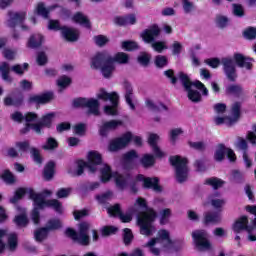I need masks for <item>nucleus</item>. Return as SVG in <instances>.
I'll return each instance as SVG.
<instances>
[{
	"label": "nucleus",
	"mask_w": 256,
	"mask_h": 256,
	"mask_svg": "<svg viewBox=\"0 0 256 256\" xmlns=\"http://www.w3.org/2000/svg\"><path fill=\"white\" fill-rule=\"evenodd\" d=\"M99 106V100L95 98L78 97L74 98L72 101V107H74V109H88V114L94 115L95 117L101 115Z\"/></svg>",
	"instance_id": "20e7f679"
},
{
	"label": "nucleus",
	"mask_w": 256,
	"mask_h": 256,
	"mask_svg": "<svg viewBox=\"0 0 256 256\" xmlns=\"http://www.w3.org/2000/svg\"><path fill=\"white\" fill-rule=\"evenodd\" d=\"M243 35L245 39H248L249 41H253V39H256V28L255 27H248L244 32Z\"/></svg>",
	"instance_id": "69168bd1"
},
{
	"label": "nucleus",
	"mask_w": 256,
	"mask_h": 256,
	"mask_svg": "<svg viewBox=\"0 0 256 256\" xmlns=\"http://www.w3.org/2000/svg\"><path fill=\"white\" fill-rule=\"evenodd\" d=\"M25 195H27V188L20 187L16 189V191L14 192V197H11L9 199V202L12 205H17V203H19V201H21V199H23Z\"/></svg>",
	"instance_id": "a19ab883"
},
{
	"label": "nucleus",
	"mask_w": 256,
	"mask_h": 256,
	"mask_svg": "<svg viewBox=\"0 0 256 256\" xmlns=\"http://www.w3.org/2000/svg\"><path fill=\"white\" fill-rule=\"evenodd\" d=\"M136 181L143 183V189H151L154 193H163V186L159 185V177H145L143 174H138Z\"/></svg>",
	"instance_id": "423d86ee"
},
{
	"label": "nucleus",
	"mask_w": 256,
	"mask_h": 256,
	"mask_svg": "<svg viewBox=\"0 0 256 256\" xmlns=\"http://www.w3.org/2000/svg\"><path fill=\"white\" fill-rule=\"evenodd\" d=\"M207 163L206 159H197L194 162V167L198 173H205L207 171V166L205 165Z\"/></svg>",
	"instance_id": "bf43d9fd"
},
{
	"label": "nucleus",
	"mask_w": 256,
	"mask_h": 256,
	"mask_svg": "<svg viewBox=\"0 0 256 256\" xmlns=\"http://www.w3.org/2000/svg\"><path fill=\"white\" fill-rule=\"evenodd\" d=\"M53 119H55L54 112L43 115L40 121L33 125L35 133L37 135H43V129H51L53 127Z\"/></svg>",
	"instance_id": "1a4fd4ad"
},
{
	"label": "nucleus",
	"mask_w": 256,
	"mask_h": 256,
	"mask_svg": "<svg viewBox=\"0 0 256 256\" xmlns=\"http://www.w3.org/2000/svg\"><path fill=\"white\" fill-rule=\"evenodd\" d=\"M121 47L124 51L131 52V51H137V49H139V44H137V42L133 40H125V41H122Z\"/></svg>",
	"instance_id": "3c124183"
},
{
	"label": "nucleus",
	"mask_w": 256,
	"mask_h": 256,
	"mask_svg": "<svg viewBox=\"0 0 256 256\" xmlns=\"http://www.w3.org/2000/svg\"><path fill=\"white\" fill-rule=\"evenodd\" d=\"M226 95H234V97H242L243 86L239 84H230L225 88Z\"/></svg>",
	"instance_id": "c85d7f7f"
},
{
	"label": "nucleus",
	"mask_w": 256,
	"mask_h": 256,
	"mask_svg": "<svg viewBox=\"0 0 256 256\" xmlns=\"http://www.w3.org/2000/svg\"><path fill=\"white\" fill-rule=\"evenodd\" d=\"M221 63L228 81H230V83H235V81H237V68L235 67V61L231 58H222Z\"/></svg>",
	"instance_id": "6e6552de"
},
{
	"label": "nucleus",
	"mask_w": 256,
	"mask_h": 256,
	"mask_svg": "<svg viewBox=\"0 0 256 256\" xmlns=\"http://www.w3.org/2000/svg\"><path fill=\"white\" fill-rule=\"evenodd\" d=\"M154 65L157 69H164L169 65V58L165 55H156L154 58Z\"/></svg>",
	"instance_id": "49530a36"
},
{
	"label": "nucleus",
	"mask_w": 256,
	"mask_h": 256,
	"mask_svg": "<svg viewBox=\"0 0 256 256\" xmlns=\"http://www.w3.org/2000/svg\"><path fill=\"white\" fill-rule=\"evenodd\" d=\"M130 141H133V133L126 132L121 137L110 140L108 144V151H110L111 153H117V151L125 149V147L129 145Z\"/></svg>",
	"instance_id": "39448f33"
},
{
	"label": "nucleus",
	"mask_w": 256,
	"mask_h": 256,
	"mask_svg": "<svg viewBox=\"0 0 256 256\" xmlns=\"http://www.w3.org/2000/svg\"><path fill=\"white\" fill-rule=\"evenodd\" d=\"M233 14L235 17H245V9H243V5L241 4H232Z\"/></svg>",
	"instance_id": "774afa93"
},
{
	"label": "nucleus",
	"mask_w": 256,
	"mask_h": 256,
	"mask_svg": "<svg viewBox=\"0 0 256 256\" xmlns=\"http://www.w3.org/2000/svg\"><path fill=\"white\" fill-rule=\"evenodd\" d=\"M155 156L153 154H144L140 159V163L144 169H149L155 165Z\"/></svg>",
	"instance_id": "37998d69"
},
{
	"label": "nucleus",
	"mask_w": 256,
	"mask_h": 256,
	"mask_svg": "<svg viewBox=\"0 0 256 256\" xmlns=\"http://www.w3.org/2000/svg\"><path fill=\"white\" fill-rule=\"evenodd\" d=\"M192 238L196 247L201 251H209L211 249V242L207 239V231L196 230L192 232Z\"/></svg>",
	"instance_id": "0eeeda50"
},
{
	"label": "nucleus",
	"mask_w": 256,
	"mask_h": 256,
	"mask_svg": "<svg viewBox=\"0 0 256 256\" xmlns=\"http://www.w3.org/2000/svg\"><path fill=\"white\" fill-rule=\"evenodd\" d=\"M73 22L82 25L86 29H91V21L82 12H76L73 16Z\"/></svg>",
	"instance_id": "c756f323"
},
{
	"label": "nucleus",
	"mask_w": 256,
	"mask_h": 256,
	"mask_svg": "<svg viewBox=\"0 0 256 256\" xmlns=\"http://www.w3.org/2000/svg\"><path fill=\"white\" fill-rule=\"evenodd\" d=\"M100 70L104 79H111L113 71H115V64L113 63V60H110V62L103 65Z\"/></svg>",
	"instance_id": "4c0bfd02"
},
{
	"label": "nucleus",
	"mask_w": 256,
	"mask_h": 256,
	"mask_svg": "<svg viewBox=\"0 0 256 256\" xmlns=\"http://www.w3.org/2000/svg\"><path fill=\"white\" fill-rule=\"evenodd\" d=\"M182 85L185 91H187V97L189 101H191L192 103H201V101L203 100L201 93L197 90L191 89V83L185 76L182 77Z\"/></svg>",
	"instance_id": "ddd939ff"
},
{
	"label": "nucleus",
	"mask_w": 256,
	"mask_h": 256,
	"mask_svg": "<svg viewBox=\"0 0 256 256\" xmlns=\"http://www.w3.org/2000/svg\"><path fill=\"white\" fill-rule=\"evenodd\" d=\"M61 35L65 41H68L69 43H75L76 41H79L81 33L78 29L62 26Z\"/></svg>",
	"instance_id": "6ab92c4d"
},
{
	"label": "nucleus",
	"mask_w": 256,
	"mask_h": 256,
	"mask_svg": "<svg viewBox=\"0 0 256 256\" xmlns=\"http://www.w3.org/2000/svg\"><path fill=\"white\" fill-rule=\"evenodd\" d=\"M58 147L59 142H57L55 138L49 137L47 138L45 145L42 146V149H44V151H55Z\"/></svg>",
	"instance_id": "8fccbe9b"
},
{
	"label": "nucleus",
	"mask_w": 256,
	"mask_h": 256,
	"mask_svg": "<svg viewBox=\"0 0 256 256\" xmlns=\"http://www.w3.org/2000/svg\"><path fill=\"white\" fill-rule=\"evenodd\" d=\"M178 77L181 83H183V77H186L188 82L191 84V88L196 87V89H198L199 91H201L205 86V84H203V82L199 80L192 82L191 78H189V75H187L185 72H179Z\"/></svg>",
	"instance_id": "c03bdc74"
},
{
	"label": "nucleus",
	"mask_w": 256,
	"mask_h": 256,
	"mask_svg": "<svg viewBox=\"0 0 256 256\" xmlns=\"http://www.w3.org/2000/svg\"><path fill=\"white\" fill-rule=\"evenodd\" d=\"M13 223L18 229H25L29 226V217L25 213L18 214L13 218Z\"/></svg>",
	"instance_id": "7c9ffc66"
},
{
	"label": "nucleus",
	"mask_w": 256,
	"mask_h": 256,
	"mask_svg": "<svg viewBox=\"0 0 256 256\" xmlns=\"http://www.w3.org/2000/svg\"><path fill=\"white\" fill-rule=\"evenodd\" d=\"M45 228L47 231H59L63 229V222L59 218H51L47 221Z\"/></svg>",
	"instance_id": "c9c22d12"
},
{
	"label": "nucleus",
	"mask_w": 256,
	"mask_h": 256,
	"mask_svg": "<svg viewBox=\"0 0 256 256\" xmlns=\"http://www.w3.org/2000/svg\"><path fill=\"white\" fill-rule=\"evenodd\" d=\"M77 169L74 173L71 170H68V173L72 175V177H81L83 173H85V169L89 171V164L85 162V160H77L76 161Z\"/></svg>",
	"instance_id": "72a5a7b5"
},
{
	"label": "nucleus",
	"mask_w": 256,
	"mask_h": 256,
	"mask_svg": "<svg viewBox=\"0 0 256 256\" xmlns=\"http://www.w3.org/2000/svg\"><path fill=\"white\" fill-rule=\"evenodd\" d=\"M221 223L220 212H206L204 213L203 224L204 225H217Z\"/></svg>",
	"instance_id": "4be33fe9"
},
{
	"label": "nucleus",
	"mask_w": 256,
	"mask_h": 256,
	"mask_svg": "<svg viewBox=\"0 0 256 256\" xmlns=\"http://www.w3.org/2000/svg\"><path fill=\"white\" fill-rule=\"evenodd\" d=\"M49 237V232L46 227L38 228L34 231V239L37 243H43Z\"/></svg>",
	"instance_id": "ea45409f"
},
{
	"label": "nucleus",
	"mask_w": 256,
	"mask_h": 256,
	"mask_svg": "<svg viewBox=\"0 0 256 256\" xmlns=\"http://www.w3.org/2000/svg\"><path fill=\"white\" fill-rule=\"evenodd\" d=\"M0 72L2 74V79L4 81H8L11 83L13 79L9 76L10 68H9V63L3 62L2 65L0 66Z\"/></svg>",
	"instance_id": "603ef678"
},
{
	"label": "nucleus",
	"mask_w": 256,
	"mask_h": 256,
	"mask_svg": "<svg viewBox=\"0 0 256 256\" xmlns=\"http://www.w3.org/2000/svg\"><path fill=\"white\" fill-rule=\"evenodd\" d=\"M100 185L99 182H85L81 185V189L83 191H95V189H99Z\"/></svg>",
	"instance_id": "052dcab7"
},
{
	"label": "nucleus",
	"mask_w": 256,
	"mask_h": 256,
	"mask_svg": "<svg viewBox=\"0 0 256 256\" xmlns=\"http://www.w3.org/2000/svg\"><path fill=\"white\" fill-rule=\"evenodd\" d=\"M30 153L36 165H43V156H41V152L39 151V149L32 147L30 148Z\"/></svg>",
	"instance_id": "5fc2aeb1"
},
{
	"label": "nucleus",
	"mask_w": 256,
	"mask_h": 256,
	"mask_svg": "<svg viewBox=\"0 0 256 256\" xmlns=\"http://www.w3.org/2000/svg\"><path fill=\"white\" fill-rule=\"evenodd\" d=\"M53 9H57V5H52L49 8L45 7V3L39 2L36 7V13L43 19H49V13L53 11Z\"/></svg>",
	"instance_id": "a878e982"
},
{
	"label": "nucleus",
	"mask_w": 256,
	"mask_h": 256,
	"mask_svg": "<svg viewBox=\"0 0 256 256\" xmlns=\"http://www.w3.org/2000/svg\"><path fill=\"white\" fill-rule=\"evenodd\" d=\"M233 59L237 67H240V69H247V71H251V69H253V59L241 53H235Z\"/></svg>",
	"instance_id": "f3484780"
},
{
	"label": "nucleus",
	"mask_w": 256,
	"mask_h": 256,
	"mask_svg": "<svg viewBox=\"0 0 256 256\" xmlns=\"http://www.w3.org/2000/svg\"><path fill=\"white\" fill-rule=\"evenodd\" d=\"M97 98L101 99L102 101H110V103L116 104L117 99H119V94H117V92L109 93L105 91V89L101 88Z\"/></svg>",
	"instance_id": "bb28decb"
},
{
	"label": "nucleus",
	"mask_w": 256,
	"mask_h": 256,
	"mask_svg": "<svg viewBox=\"0 0 256 256\" xmlns=\"http://www.w3.org/2000/svg\"><path fill=\"white\" fill-rule=\"evenodd\" d=\"M157 239H160L162 241H166L167 243L164 245L167 249H171L173 247V240H171V237L169 236V232L167 230H160L158 232V237Z\"/></svg>",
	"instance_id": "a18cd8bd"
},
{
	"label": "nucleus",
	"mask_w": 256,
	"mask_h": 256,
	"mask_svg": "<svg viewBox=\"0 0 256 256\" xmlns=\"http://www.w3.org/2000/svg\"><path fill=\"white\" fill-rule=\"evenodd\" d=\"M123 235V242L125 245H131V241H133V231L129 228H125Z\"/></svg>",
	"instance_id": "338daca9"
},
{
	"label": "nucleus",
	"mask_w": 256,
	"mask_h": 256,
	"mask_svg": "<svg viewBox=\"0 0 256 256\" xmlns=\"http://www.w3.org/2000/svg\"><path fill=\"white\" fill-rule=\"evenodd\" d=\"M0 179L6 183V185H15L17 183V177L14 176L11 170L6 169L0 174Z\"/></svg>",
	"instance_id": "58836bf2"
},
{
	"label": "nucleus",
	"mask_w": 256,
	"mask_h": 256,
	"mask_svg": "<svg viewBox=\"0 0 256 256\" xmlns=\"http://www.w3.org/2000/svg\"><path fill=\"white\" fill-rule=\"evenodd\" d=\"M131 179V174H126V175H123V174H119V173H116L114 175V181L116 183V186L119 188V189H125L127 187V183L128 181Z\"/></svg>",
	"instance_id": "2f4dec72"
},
{
	"label": "nucleus",
	"mask_w": 256,
	"mask_h": 256,
	"mask_svg": "<svg viewBox=\"0 0 256 256\" xmlns=\"http://www.w3.org/2000/svg\"><path fill=\"white\" fill-rule=\"evenodd\" d=\"M155 219H157V212L153 208L138 213L137 223L140 227V234L145 237H151L155 233Z\"/></svg>",
	"instance_id": "f257e3e1"
},
{
	"label": "nucleus",
	"mask_w": 256,
	"mask_h": 256,
	"mask_svg": "<svg viewBox=\"0 0 256 256\" xmlns=\"http://www.w3.org/2000/svg\"><path fill=\"white\" fill-rule=\"evenodd\" d=\"M100 173L102 183H109V181H111V177H113L111 166L105 165V167L101 169Z\"/></svg>",
	"instance_id": "09e8293b"
},
{
	"label": "nucleus",
	"mask_w": 256,
	"mask_h": 256,
	"mask_svg": "<svg viewBox=\"0 0 256 256\" xmlns=\"http://www.w3.org/2000/svg\"><path fill=\"white\" fill-rule=\"evenodd\" d=\"M55 161L50 160L46 163L43 170V179L44 181H53V178L55 177Z\"/></svg>",
	"instance_id": "412c9836"
},
{
	"label": "nucleus",
	"mask_w": 256,
	"mask_h": 256,
	"mask_svg": "<svg viewBox=\"0 0 256 256\" xmlns=\"http://www.w3.org/2000/svg\"><path fill=\"white\" fill-rule=\"evenodd\" d=\"M112 105H106L104 107V113L106 115H112L115 116L118 114L117 111V107H119V99H116V103L115 102H111Z\"/></svg>",
	"instance_id": "864d4df0"
},
{
	"label": "nucleus",
	"mask_w": 256,
	"mask_h": 256,
	"mask_svg": "<svg viewBox=\"0 0 256 256\" xmlns=\"http://www.w3.org/2000/svg\"><path fill=\"white\" fill-rule=\"evenodd\" d=\"M111 54L107 51L97 52L91 59V68L100 69L106 63H111Z\"/></svg>",
	"instance_id": "9b49d317"
},
{
	"label": "nucleus",
	"mask_w": 256,
	"mask_h": 256,
	"mask_svg": "<svg viewBox=\"0 0 256 256\" xmlns=\"http://www.w3.org/2000/svg\"><path fill=\"white\" fill-rule=\"evenodd\" d=\"M46 207L53 209L58 215H63V203L57 199H49L46 202Z\"/></svg>",
	"instance_id": "e433bc0d"
},
{
	"label": "nucleus",
	"mask_w": 256,
	"mask_h": 256,
	"mask_svg": "<svg viewBox=\"0 0 256 256\" xmlns=\"http://www.w3.org/2000/svg\"><path fill=\"white\" fill-rule=\"evenodd\" d=\"M112 63H119V65H127L129 63V54L125 52H118L115 56H111Z\"/></svg>",
	"instance_id": "79ce46f5"
},
{
	"label": "nucleus",
	"mask_w": 256,
	"mask_h": 256,
	"mask_svg": "<svg viewBox=\"0 0 256 256\" xmlns=\"http://www.w3.org/2000/svg\"><path fill=\"white\" fill-rule=\"evenodd\" d=\"M28 193L29 199L34 203V209L43 210L47 207V200H45V196H43V194L35 192L32 188L28 190Z\"/></svg>",
	"instance_id": "dca6fc26"
},
{
	"label": "nucleus",
	"mask_w": 256,
	"mask_h": 256,
	"mask_svg": "<svg viewBox=\"0 0 256 256\" xmlns=\"http://www.w3.org/2000/svg\"><path fill=\"white\" fill-rule=\"evenodd\" d=\"M89 229H91V225L87 222H82L79 224L78 232L73 228H66L64 233L66 237L73 241V243H78V245H82V247H87L91 243Z\"/></svg>",
	"instance_id": "f03ea898"
},
{
	"label": "nucleus",
	"mask_w": 256,
	"mask_h": 256,
	"mask_svg": "<svg viewBox=\"0 0 256 256\" xmlns=\"http://www.w3.org/2000/svg\"><path fill=\"white\" fill-rule=\"evenodd\" d=\"M4 105L5 107H23L25 105V95L21 91L12 93V97L4 98Z\"/></svg>",
	"instance_id": "f8f14e48"
},
{
	"label": "nucleus",
	"mask_w": 256,
	"mask_h": 256,
	"mask_svg": "<svg viewBox=\"0 0 256 256\" xmlns=\"http://www.w3.org/2000/svg\"><path fill=\"white\" fill-rule=\"evenodd\" d=\"M226 154H227V147H225V144H219L218 148L214 153L215 161H218V162L223 161V159H225Z\"/></svg>",
	"instance_id": "de8ad7c7"
},
{
	"label": "nucleus",
	"mask_w": 256,
	"mask_h": 256,
	"mask_svg": "<svg viewBox=\"0 0 256 256\" xmlns=\"http://www.w3.org/2000/svg\"><path fill=\"white\" fill-rule=\"evenodd\" d=\"M247 225H249V218L247 216H241L235 221L232 229L234 233L239 234L241 231H245Z\"/></svg>",
	"instance_id": "cd10ccee"
},
{
	"label": "nucleus",
	"mask_w": 256,
	"mask_h": 256,
	"mask_svg": "<svg viewBox=\"0 0 256 256\" xmlns=\"http://www.w3.org/2000/svg\"><path fill=\"white\" fill-rule=\"evenodd\" d=\"M151 47L154 51H156V53H162L163 51L169 49L167 42L165 41H154L151 44Z\"/></svg>",
	"instance_id": "6e6d98bb"
},
{
	"label": "nucleus",
	"mask_w": 256,
	"mask_h": 256,
	"mask_svg": "<svg viewBox=\"0 0 256 256\" xmlns=\"http://www.w3.org/2000/svg\"><path fill=\"white\" fill-rule=\"evenodd\" d=\"M8 17H10V19L7 21V25L11 28V29H15V27H17V25L23 23V21H25V17H27V12H13V11H9L8 12Z\"/></svg>",
	"instance_id": "aec40b11"
},
{
	"label": "nucleus",
	"mask_w": 256,
	"mask_h": 256,
	"mask_svg": "<svg viewBox=\"0 0 256 256\" xmlns=\"http://www.w3.org/2000/svg\"><path fill=\"white\" fill-rule=\"evenodd\" d=\"M232 117L228 118L229 123H236L241 119V102H234L231 107Z\"/></svg>",
	"instance_id": "473e14b6"
},
{
	"label": "nucleus",
	"mask_w": 256,
	"mask_h": 256,
	"mask_svg": "<svg viewBox=\"0 0 256 256\" xmlns=\"http://www.w3.org/2000/svg\"><path fill=\"white\" fill-rule=\"evenodd\" d=\"M86 163L89 166V173H97V165L103 163V156L97 151H90Z\"/></svg>",
	"instance_id": "4468645a"
},
{
	"label": "nucleus",
	"mask_w": 256,
	"mask_h": 256,
	"mask_svg": "<svg viewBox=\"0 0 256 256\" xmlns=\"http://www.w3.org/2000/svg\"><path fill=\"white\" fill-rule=\"evenodd\" d=\"M204 185H209L214 191H217V189H221V187L225 185V180L217 177H210L205 180Z\"/></svg>",
	"instance_id": "f704fd0d"
},
{
	"label": "nucleus",
	"mask_w": 256,
	"mask_h": 256,
	"mask_svg": "<svg viewBox=\"0 0 256 256\" xmlns=\"http://www.w3.org/2000/svg\"><path fill=\"white\" fill-rule=\"evenodd\" d=\"M118 229L115 226H104L101 230L102 237H109L111 235H115Z\"/></svg>",
	"instance_id": "680f3d73"
},
{
	"label": "nucleus",
	"mask_w": 256,
	"mask_h": 256,
	"mask_svg": "<svg viewBox=\"0 0 256 256\" xmlns=\"http://www.w3.org/2000/svg\"><path fill=\"white\" fill-rule=\"evenodd\" d=\"M121 125H123L121 120H110L104 122L99 128L100 137H107V135H109V131H115V129H117V127H121Z\"/></svg>",
	"instance_id": "a211bd4d"
},
{
	"label": "nucleus",
	"mask_w": 256,
	"mask_h": 256,
	"mask_svg": "<svg viewBox=\"0 0 256 256\" xmlns=\"http://www.w3.org/2000/svg\"><path fill=\"white\" fill-rule=\"evenodd\" d=\"M159 35H161V28H159L157 24H152L140 34V37L144 43L149 45L155 42V39L159 37Z\"/></svg>",
	"instance_id": "9d476101"
},
{
	"label": "nucleus",
	"mask_w": 256,
	"mask_h": 256,
	"mask_svg": "<svg viewBox=\"0 0 256 256\" xmlns=\"http://www.w3.org/2000/svg\"><path fill=\"white\" fill-rule=\"evenodd\" d=\"M93 41L97 47H105V45L109 42V38L105 35H96L93 37Z\"/></svg>",
	"instance_id": "13d9d810"
},
{
	"label": "nucleus",
	"mask_w": 256,
	"mask_h": 256,
	"mask_svg": "<svg viewBox=\"0 0 256 256\" xmlns=\"http://www.w3.org/2000/svg\"><path fill=\"white\" fill-rule=\"evenodd\" d=\"M45 38L41 34H32L27 42L28 49H39L43 45Z\"/></svg>",
	"instance_id": "393cba45"
},
{
	"label": "nucleus",
	"mask_w": 256,
	"mask_h": 256,
	"mask_svg": "<svg viewBox=\"0 0 256 256\" xmlns=\"http://www.w3.org/2000/svg\"><path fill=\"white\" fill-rule=\"evenodd\" d=\"M108 213L112 217H119L123 211H121V204H114L108 208Z\"/></svg>",
	"instance_id": "e2e57ef3"
},
{
	"label": "nucleus",
	"mask_w": 256,
	"mask_h": 256,
	"mask_svg": "<svg viewBox=\"0 0 256 256\" xmlns=\"http://www.w3.org/2000/svg\"><path fill=\"white\" fill-rule=\"evenodd\" d=\"M169 162L175 168V177L178 183H185L189 177V160L179 155L171 156Z\"/></svg>",
	"instance_id": "7ed1b4c3"
},
{
	"label": "nucleus",
	"mask_w": 256,
	"mask_h": 256,
	"mask_svg": "<svg viewBox=\"0 0 256 256\" xmlns=\"http://www.w3.org/2000/svg\"><path fill=\"white\" fill-rule=\"evenodd\" d=\"M10 119L14 123H23L25 121V115L21 111H15L10 115Z\"/></svg>",
	"instance_id": "0e129e2a"
},
{
	"label": "nucleus",
	"mask_w": 256,
	"mask_h": 256,
	"mask_svg": "<svg viewBox=\"0 0 256 256\" xmlns=\"http://www.w3.org/2000/svg\"><path fill=\"white\" fill-rule=\"evenodd\" d=\"M124 169H133V159H139V154L136 150H130L123 154Z\"/></svg>",
	"instance_id": "b1692460"
},
{
	"label": "nucleus",
	"mask_w": 256,
	"mask_h": 256,
	"mask_svg": "<svg viewBox=\"0 0 256 256\" xmlns=\"http://www.w3.org/2000/svg\"><path fill=\"white\" fill-rule=\"evenodd\" d=\"M17 245H19V238L17 237V233H11L8 236V247L10 251H15V249H17Z\"/></svg>",
	"instance_id": "4d7b16f0"
},
{
	"label": "nucleus",
	"mask_w": 256,
	"mask_h": 256,
	"mask_svg": "<svg viewBox=\"0 0 256 256\" xmlns=\"http://www.w3.org/2000/svg\"><path fill=\"white\" fill-rule=\"evenodd\" d=\"M123 87L126 91L125 93V101L127 103V105H129L130 109H132V111H135V104L133 103V86L131 85V82L125 80L123 83Z\"/></svg>",
	"instance_id": "5701e85b"
},
{
	"label": "nucleus",
	"mask_w": 256,
	"mask_h": 256,
	"mask_svg": "<svg viewBox=\"0 0 256 256\" xmlns=\"http://www.w3.org/2000/svg\"><path fill=\"white\" fill-rule=\"evenodd\" d=\"M53 92H46L42 94H34L28 98V103H34L35 105H47L53 101Z\"/></svg>",
	"instance_id": "2eb2a0df"
}]
</instances>
